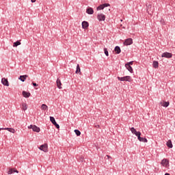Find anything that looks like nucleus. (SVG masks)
Segmentation results:
<instances>
[{
	"instance_id": "obj_15",
	"label": "nucleus",
	"mask_w": 175,
	"mask_h": 175,
	"mask_svg": "<svg viewBox=\"0 0 175 175\" xmlns=\"http://www.w3.org/2000/svg\"><path fill=\"white\" fill-rule=\"evenodd\" d=\"M86 13L88 14H94V9L92 8H88L86 9Z\"/></svg>"
},
{
	"instance_id": "obj_21",
	"label": "nucleus",
	"mask_w": 175,
	"mask_h": 175,
	"mask_svg": "<svg viewBox=\"0 0 175 175\" xmlns=\"http://www.w3.org/2000/svg\"><path fill=\"white\" fill-rule=\"evenodd\" d=\"M57 85L59 90H61V88H62V87H61V85H62V83H61V80H59V79H57Z\"/></svg>"
},
{
	"instance_id": "obj_18",
	"label": "nucleus",
	"mask_w": 175,
	"mask_h": 175,
	"mask_svg": "<svg viewBox=\"0 0 175 175\" xmlns=\"http://www.w3.org/2000/svg\"><path fill=\"white\" fill-rule=\"evenodd\" d=\"M12 173H18V170L10 168V170L8 172V174H12Z\"/></svg>"
},
{
	"instance_id": "obj_29",
	"label": "nucleus",
	"mask_w": 175,
	"mask_h": 175,
	"mask_svg": "<svg viewBox=\"0 0 175 175\" xmlns=\"http://www.w3.org/2000/svg\"><path fill=\"white\" fill-rule=\"evenodd\" d=\"M74 132L75 133V135H77V136H80V135H81V132H80V131L77 129H75Z\"/></svg>"
},
{
	"instance_id": "obj_38",
	"label": "nucleus",
	"mask_w": 175,
	"mask_h": 175,
	"mask_svg": "<svg viewBox=\"0 0 175 175\" xmlns=\"http://www.w3.org/2000/svg\"><path fill=\"white\" fill-rule=\"evenodd\" d=\"M31 2H32V3H34V2H36V0H31Z\"/></svg>"
},
{
	"instance_id": "obj_23",
	"label": "nucleus",
	"mask_w": 175,
	"mask_h": 175,
	"mask_svg": "<svg viewBox=\"0 0 175 175\" xmlns=\"http://www.w3.org/2000/svg\"><path fill=\"white\" fill-rule=\"evenodd\" d=\"M167 147H168V148H173V144H172V140H168L167 142Z\"/></svg>"
},
{
	"instance_id": "obj_36",
	"label": "nucleus",
	"mask_w": 175,
	"mask_h": 175,
	"mask_svg": "<svg viewBox=\"0 0 175 175\" xmlns=\"http://www.w3.org/2000/svg\"><path fill=\"white\" fill-rule=\"evenodd\" d=\"M80 161H81V162H84V158H83V157L81 158V159H80Z\"/></svg>"
},
{
	"instance_id": "obj_5",
	"label": "nucleus",
	"mask_w": 175,
	"mask_h": 175,
	"mask_svg": "<svg viewBox=\"0 0 175 175\" xmlns=\"http://www.w3.org/2000/svg\"><path fill=\"white\" fill-rule=\"evenodd\" d=\"M97 19L98 21H105V20H106V16L103 14H98L97 15Z\"/></svg>"
},
{
	"instance_id": "obj_39",
	"label": "nucleus",
	"mask_w": 175,
	"mask_h": 175,
	"mask_svg": "<svg viewBox=\"0 0 175 175\" xmlns=\"http://www.w3.org/2000/svg\"><path fill=\"white\" fill-rule=\"evenodd\" d=\"M107 157L108 159L111 158V157H110L109 155H107Z\"/></svg>"
},
{
	"instance_id": "obj_40",
	"label": "nucleus",
	"mask_w": 175,
	"mask_h": 175,
	"mask_svg": "<svg viewBox=\"0 0 175 175\" xmlns=\"http://www.w3.org/2000/svg\"><path fill=\"white\" fill-rule=\"evenodd\" d=\"M165 175H170L169 173H165Z\"/></svg>"
},
{
	"instance_id": "obj_32",
	"label": "nucleus",
	"mask_w": 175,
	"mask_h": 175,
	"mask_svg": "<svg viewBox=\"0 0 175 175\" xmlns=\"http://www.w3.org/2000/svg\"><path fill=\"white\" fill-rule=\"evenodd\" d=\"M103 8H107L108 6H110V4L105 3L103 4Z\"/></svg>"
},
{
	"instance_id": "obj_27",
	"label": "nucleus",
	"mask_w": 175,
	"mask_h": 175,
	"mask_svg": "<svg viewBox=\"0 0 175 175\" xmlns=\"http://www.w3.org/2000/svg\"><path fill=\"white\" fill-rule=\"evenodd\" d=\"M49 109V107L46 104H42L41 106L42 110H47Z\"/></svg>"
},
{
	"instance_id": "obj_19",
	"label": "nucleus",
	"mask_w": 175,
	"mask_h": 175,
	"mask_svg": "<svg viewBox=\"0 0 175 175\" xmlns=\"http://www.w3.org/2000/svg\"><path fill=\"white\" fill-rule=\"evenodd\" d=\"M114 51L116 52V54H120L121 53V48H120L118 46H116L114 49Z\"/></svg>"
},
{
	"instance_id": "obj_2",
	"label": "nucleus",
	"mask_w": 175,
	"mask_h": 175,
	"mask_svg": "<svg viewBox=\"0 0 175 175\" xmlns=\"http://www.w3.org/2000/svg\"><path fill=\"white\" fill-rule=\"evenodd\" d=\"M29 129H32L33 132H37V133H39L40 132V128L38 127L36 125L31 124L28 126Z\"/></svg>"
},
{
	"instance_id": "obj_28",
	"label": "nucleus",
	"mask_w": 175,
	"mask_h": 175,
	"mask_svg": "<svg viewBox=\"0 0 175 175\" xmlns=\"http://www.w3.org/2000/svg\"><path fill=\"white\" fill-rule=\"evenodd\" d=\"M50 121L54 125L57 122L55 121V118L53 116H50Z\"/></svg>"
},
{
	"instance_id": "obj_11",
	"label": "nucleus",
	"mask_w": 175,
	"mask_h": 175,
	"mask_svg": "<svg viewBox=\"0 0 175 175\" xmlns=\"http://www.w3.org/2000/svg\"><path fill=\"white\" fill-rule=\"evenodd\" d=\"M130 131H131V133H133V135H135V136H138L141 133L140 131H137L136 129H134L133 127H131L130 129Z\"/></svg>"
},
{
	"instance_id": "obj_35",
	"label": "nucleus",
	"mask_w": 175,
	"mask_h": 175,
	"mask_svg": "<svg viewBox=\"0 0 175 175\" xmlns=\"http://www.w3.org/2000/svg\"><path fill=\"white\" fill-rule=\"evenodd\" d=\"M32 85L33 87H38L39 85L38 84H37L36 83H34V82L32 83Z\"/></svg>"
},
{
	"instance_id": "obj_9",
	"label": "nucleus",
	"mask_w": 175,
	"mask_h": 175,
	"mask_svg": "<svg viewBox=\"0 0 175 175\" xmlns=\"http://www.w3.org/2000/svg\"><path fill=\"white\" fill-rule=\"evenodd\" d=\"M0 131H8V132H10L11 133H15L16 130L12 128H0Z\"/></svg>"
},
{
	"instance_id": "obj_10",
	"label": "nucleus",
	"mask_w": 175,
	"mask_h": 175,
	"mask_svg": "<svg viewBox=\"0 0 175 175\" xmlns=\"http://www.w3.org/2000/svg\"><path fill=\"white\" fill-rule=\"evenodd\" d=\"M1 83L3 84V85H5V87H9V81L6 78L1 79Z\"/></svg>"
},
{
	"instance_id": "obj_26",
	"label": "nucleus",
	"mask_w": 175,
	"mask_h": 175,
	"mask_svg": "<svg viewBox=\"0 0 175 175\" xmlns=\"http://www.w3.org/2000/svg\"><path fill=\"white\" fill-rule=\"evenodd\" d=\"M22 109H23V110H24V111H25V110H27V109H28V107H27V103H23L22 104Z\"/></svg>"
},
{
	"instance_id": "obj_31",
	"label": "nucleus",
	"mask_w": 175,
	"mask_h": 175,
	"mask_svg": "<svg viewBox=\"0 0 175 175\" xmlns=\"http://www.w3.org/2000/svg\"><path fill=\"white\" fill-rule=\"evenodd\" d=\"M104 53L107 57H109V51H107V48H104Z\"/></svg>"
},
{
	"instance_id": "obj_30",
	"label": "nucleus",
	"mask_w": 175,
	"mask_h": 175,
	"mask_svg": "<svg viewBox=\"0 0 175 175\" xmlns=\"http://www.w3.org/2000/svg\"><path fill=\"white\" fill-rule=\"evenodd\" d=\"M97 10H103L105 8L103 7V4L100 5L98 7H97Z\"/></svg>"
},
{
	"instance_id": "obj_14",
	"label": "nucleus",
	"mask_w": 175,
	"mask_h": 175,
	"mask_svg": "<svg viewBox=\"0 0 175 175\" xmlns=\"http://www.w3.org/2000/svg\"><path fill=\"white\" fill-rule=\"evenodd\" d=\"M22 95L24 96V98H29L31 96V93L23 91Z\"/></svg>"
},
{
	"instance_id": "obj_17",
	"label": "nucleus",
	"mask_w": 175,
	"mask_h": 175,
	"mask_svg": "<svg viewBox=\"0 0 175 175\" xmlns=\"http://www.w3.org/2000/svg\"><path fill=\"white\" fill-rule=\"evenodd\" d=\"M27 77H28V75H21L19 77V80H21V81H25V80H27Z\"/></svg>"
},
{
	"instance_id": "obj_22",
	"label": "nucleus",
	"mask_w": 175,
	"mask_h": 175,
	"mask_svg": "<svg viewBox=\"0 0 175 175\" xmlns=\"http://www.w3.org/2000/svg\"><path fill=\"white\" fill-rule=\"evenodd\" d=\"M75 73L77 74V75H81V69H80V66L79 65V64H77V70H76V71H75Z\"/></svg>"
},
{
	"instance_id": "obj_1",
	"label": "nucleus",
	"mask_w": 175,
	"mask_h": 175,
	"mask_svg": "<svg viewBox=\"0 0 175 175\" xmlns=\"http://www.w3.org/2000/svg\"><path fill=\"white\" fill-rule=\"evenodd\" d=\"M118 80H119V81H129V83H131V81H132V77L131 76L118 77Z\"/></svg>"
},
{
	"instance_id": "obj_33",
	"label": "nucleus",
	"mask_w": 175,
	"mask_h": 175,
	"mask_svg": "<svg viewBox=\"0 0 175 175\" xmlns=\"http://www.w3.org/2000/svg\"><path fill=\"white\" fill-rule=\"evenodd\" d=\"M54 126H55V127L57 128V129H59V124H58L57 123V122L53 124Z\"/></svg>"
},
{
	"instance_id": "obj_20",
	"label": "nucleus",
	"mask_w": 175,
	"mask_h": 175,
	"mask_svg": "<svg viewBox=\"0 0 175 175\" xmlns=\"http://www.w3.org/2000/svg\"><path fill=\"white\" fill-rule=\"evenodd\" d=\"M160 105H161V106H163V107H167L170 105V103L166 101H163L160 103Z\"/></svg>"
},
{
	"instance_id": "obj_24",
	"label": "nucleus",
	"mask_w": 175,
	"mask_h": 175,
	"mask_svg": "<svg viewBox=\"0 0 175 175\" xmlns=\"http://www.w3.org/2000/svg\"><path fill=\"white\" fill-rule=\"evenodd\" d=\"M159 65V63H158L157 61H154L152 63V66L154 68V69H157Z\"/></svg>"
},
{
	"instance_id": "obj_8",
	"label": "nucleus",
	"mask_w": 175,
	"mask_h": 175,
	"mask_svg": "<svg viewBox=\"0 0 175 175\" xmlns=\"http://www.w3.org/2000/svg\"><path fill=\"white\" fill-rule=\"evenodd\" d=\"M161 57L163 58H172L173 55L169 52H165L162 54Z\"/></svg>"
},
{
	"instance_id": "obj_16",
	"label": "nucleus",
	"mask_w": 175,
	"mask_h": 175,
	"mask_svg": "<svg viewBox=\"0 0 175 175\" xmlns=\"http://www.w3.org/2000/svg\"><path fill=\"white\" fill-rule=\"evenodd\" d=\"M125 67L130 73H133V68H132V66H129V64H125Z\"/></svg>"
},
{
	"instance_id": "obj_12",
	"label": "nucleus",
	"mask_w": 175,
	"mask_h": 175,
	"mask_svg": "<svg viewBox=\"0 0 175 175\" xmlns=\"http://www.w3.org/2000/svg\"><path fill=\"white\" fill-rule=\"evenodd\" d=\"M161 164L162 166H164L165 167H167V165H169V160L167 159H164L161 161Z\"/></svg>"
},
{
	"instance_id": "obj_7",
	"label": "nucleus",
	"mask_w": 175,
	"mask_h": 175,
	"mask_svg": "<svg viewBox=\"0 0 175 175\" xmlns=\"http://www.w3.org/2000/svg\"><path fill=\"white\" fill-rule=\"evenodd\" d=\"M141 136L142 133L137 137L139 142H142V143H147V142H148V140H147V138L142 137Z\"/></svg>"
},
{
	"instance_id": "obj_3",
	"label": "nucleus",
	"mask_w": 175,
	"mask_h": 175,
	"mask_svg": "<svg viewBox=\"0 0 175 175\" xmlns=\"http://www.w3.org/2000/svg\"><path fill=\"white\" fill-rule=\"evenodd\" d=\"M146 10L148 13V14H152V5L151 3H146Z\"/></svg>"
},
{
	"instance_id": "obj_37",
	"label": "nucleus",
	"mask_w": 175,
	"mask_h": 175,
	"mask_svg": "<svg viewBox=\"0 0 175 175\" xmlns=\"http://www.w3.org/2000/svg\"><path fill=\"white\" fill-rule=\"evenodd\" d=\"M94 126L95 128H100V126L99 124H97V125H95Z\"/></svg>"
},
{
	"instance_id": "obj_6",
	"label": "nucleus",
	"mask_w": 175,
	"mask_h": 175,
	"mask_svg": "<svg viewBox=\"0 0 175 175\" xmlns=\"http://www.w3.org/2000/svg\"><path fill=\"white\" fill-rule=\"evenodd\" d=\"M133 43V40L132 38H127L125 40L124 44L125 46H131Z\"/></svg>"
},
{
	"instance_id": "obj_34",
	"label": "nucleus",
	"mask_w": 175,
	"mask_h": 175,
	"mask_svg": "<svg viewBox=\"0 0 175 175\" xmlns=\"http://www.w3.org/2000/svg\"><path fill=\"white\" fill-rule=\"evenodd\" d=\"M126 65H129L131 66V65H133V62H128L127 64H126Z\"/></svg>"
},
{
	"instance_id": "obj_4",
	"label": "nucleus",
	"mask_w": 175,
	"mask_h": 175,
	"mask_svg": "<svg viewBox=\"0 0 175 175\" xmlns=\"http://www.w3.org/2000/svg\"><path fill=\"white\" fill-rule=\"evenodd\" d=\"M39 150H40L41 151H44V152H47L49 151L47 144H44L41 145L39 147Z\"/></svg>"
},
{
	"instance_id": "obj_13",
	"label": "nucleus",
	"mask_w": 175,
	"mask_h": 175,
	"mask_svg": "<svg viewBox=\"0 0 175 175\" xmlns=\"http://www.w3.org/2000/svg\"><path fill=\"white\" fill-rule=\"evenodd\" d=\"M88 27H90V23H88V22L84 21L82 22V28L83 29H87V28H88Z\"/></svg>"
},
{
	"instance_id": "obj_25",
	"label": "nucleus",
	"mask_w": 175,
	"mask_h": 175,
	"mask_svg": "<svg viewBox=\"0 0 175 175\" xmlns=\"http://www.w3.org/2000/svg\"><path fill=\"white\" fill-rule=\"evenodd\" d=\"M20 44H21V42L18 40V41L14 42L13 47H17V46H20Z\"/></svg>"
}]
</instances>
